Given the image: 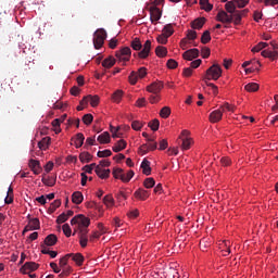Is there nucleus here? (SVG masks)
Here are the masks:
<instances>
[{
  "instance_id": "f257e3e1",
  "label": "nucleus",
  "mask_w": 278,
  "mask_h": 278,
  "mask_svg": "<svg viewBox=\"0 0 278 278\" xmlns=\"http://www.w3.org/2000/svg\"><path fill=\"white\" fill-rule=\"evenodd\" d=\"M130 47L131 49H134V51H139L138 58H140L141 60H147L149 53H151V40H147L142 46V41H140V38L136 37L131 40Z\"/></svg>"
},
{
  "instance_id": "f03ea898",
  "label": "nucleus",
  "mask_w": 278,
  "mask_h": 278,
  "mask_svg": "<svg viewBox=\"0 0 278 278\" xmlns=\"http://www.w3.org/2000/svg\"><path fill=\"white\" fill-rule=\"evenodd\" d=\"M270 48H267L261 52L263 58H267L270 62H275L278 60V45L277 41L269 42Z\"/></svg>"
},
{
  "instance_id": "7ed1b4c3",
  "label": "nucleus",
  "mask_w": 278,
  "mask_h": 278,
  "mask_svg": "<svg viewBox=\"0 0 278 278\" xmlns=\"http://www.w3.org/2000/svg\"><path fill=\"white\" fill-rule=\"evenodd\" d=\"M222 76L223 68L218 63H215L208 70H206L205 79H207L208 81H211V79H213V81H217V79H220Z\"/></svg>"
},
{
  "instance_id": "20e7f679",
  "label": "nucleus",
  "mask_w": 278,
  "mask_h": 278,
  "mask_svg": "<svg viewBox=\"0 0 278 278\" xmlns=\"http://www.w3.org/2000/svg\"><path fill=\"white\" fill-rule=\"evenodd\" d=\"M105 38H108V33L105 29L100 28L93 34V46L94 49H101L105 42Z\"/></svg>"
},
{
  "instance_id": "39448f33",
  "label": "nucleus",
  "mask_w": 278,
  "mask_h": 278,
  "mask_svg": "<svg viewBox=\"0 0 278 278\" xmlns=\"http://www.w3.org/2000/svg\"><path fill=\"white\" fill-rule=\"evenodd\" d=\"M71 225H77L78 229L90 227V218L79 214L71 219Z\"/></svg>"
},
{
  "instance_id": "423d86ee",
  "label": "nucleus",
  "mask_w": 278,
  "mask_h": 278,
  "mask_svg": "<svg viewBox=\"0 0 278 278\" xmlns=\"http://www.w3.org/2000/svg\"><path fill=\"white\" fill-rule=\"evenodd\" d=\"M113 177L115 179H121L124 184H128L134 178V170L127 172V177H125V170L123 168H115L113 170Z\"/></svg>"
},
{
  "instance_id": "0eeeda50",
  "label": "nucleus",
  "mask_w": 278,
  "mask_h": 278,
  "mask_svg": "<svg viewBox=\"0 0 278 278\" xmlns=\"http://www.w3.org/2000/svg\"><path fill=\"white\" fill-rule=\"evenodd\" d=\"M115 56L119 62H129V59L131 58V48L124 47L119 51L115 52Z\"/></svg>"
},
{
  "instance_id": "6e6552de",
  "label": "nucleus",
  "mask_w": 278,
  "mask_h": 278,
  "mask_svg": "<svg viewBox=\"0 0 278 278\" xmlns=\"http://www.w3.org/2000/svg\"><path fill=\"white\" fill-rule=\"evenodd\" d=\"M99 96L89 94L83 98V100L80 101V105H88V103H90L91 108H97V105H99Z\"/></svg>"
},
{
  "instance_id": "1a4fd4ad",
  "label": "nucleus",
  "mask_w": 278,
  "mask_h": 278,
  "mask_svg": "<svg viewBox=\"0 0 278 278\" xmlns=\"http://www.w3.org/2000/svg\"><path fill=\"white\" fill-rule=\"evenodd\" d=\"M216 21L223 23L224 25L231 24V13H227V11L220 10L216 15Z\"/></svg>"
},
{
  "instance_id": "9d476101",
  "label": "nucleus",
  "mask_w": 278,
  "mask_h": 278,
  "mask_svg": "<svg viewBox=\"0 0 278 278\" xmlns=\"http://www.w3.org/2000/svg\"><path fill=\"white\" fill-rule=\"evenodd\" d=\"M36 229H40V219L31 218L29 219L28 225L25 226L23 235L27 233V231H34Z\"/></svg>"
},
{
  "instance_id": "9b49d317",
  "label": "nucleus",
  "mask_w": 278,
  "mask_h": 278,
  "mask_svg": "<svg viewBox=\"0 0 278 278\" xmlns=\"http://www.w3.org/2000/svg\"><path fill=\"white\" fill-rule=\"evenodd\" d=\"M149 12L151 23H155L162 18V11H160V8L152 5L150 7Z\"/></svg>"
},
{
  "instance_id": "f8f14e48",
  "label": "nucleus",
  "mask_w": 278,
  "mask_h": 278,
  "mask_svg": "<svg viewBox=\"0 0 278 278\" xmlns=\"http://www.w3.org/2000/svg\"><path fill=\"white\" fill-rule=\"evenodd\" d=\"M163 88H164V83L154 81L150 86L147 87V90H148V92H151L152 94H160V92H162Z\"/></svg>"
},
{
  "instance_id": "ddd939ff",
  "label": "nucleus",
  "mask_w": 278,
  "mask_h": 278,
  "mask_svg": "<svg viewBox=\"0 0 278 278\" xmlns=\"http://www.w3.org/2000/svg\"><path fill=\"white\" fill-rule=\"evenodd\" d=\"M247 12L249 11L243 10V11H235L233 13H230L231 23H235V25H240V23H242V16H244Z\"/></svg>"
},
{
  "instance_id": "4468645a",
  "label": "nucleus",
  "mask_w": 278,
  "mask_h": 278,
  "mask_svg": "<svg viewBox=\"0 0 278 278\" xmlns=\"http://www.w3.org/2000/svg\"><path fill=\"white\" fill-rule=\"evenodd\" d=\"M184 60H188V62H192V60H197L199 58V49L193 48L190 50H187L182 54Z\"/></svg>"
},
{
  "instance_id": "2eb2a0df",
  "label": "nucleus",
  "mask_w": 278,
  "mask_h": 278,
  "mask_svg": "<svg viewBox=\"0 0 278 278\" xmlns=\"http://www.w3.org/2000/svg\"><path fill=\"white\" fill-rule=\"evenodd\" d=\"M34 270H38V264H36L35 262H27L21 268V273H23L24 275H29V273H33Z\"/></svg>"
},
{
  "instance_id": "dca6fc26",
  "label": "nucleus",
  "mask_w": 278,
  "mask_h": 278,
  "mask_svg": "<svg viewBox=\"0 0 278 278\" xmlns=\"http://www.w3.org/2000/svg\"><path fill=\"white\" fill-rule=\"evenodd\" d=\"M28 166L33 170L34 175H40L42 173V166H40V161L30 159Z\"/></svg>"
},
{
  "instance_id": "f3484780",
  "label": "nucleus",
  "mask_w": 278,
  "mask_h": 278,
  "mask_svg": "<svg viewBox=\"0 0 278 278\" xmlns=\"http://www.w3.org/2000/svg\"><path fill=\"white\" fill-rule=\"evenodd\" d=\"M134 197H135V199H138L139 201H147L148 197H150V193L148 190L139 188L135 191Z\"/></svg>"
},
{
  "instance_id": "a211bd4d",
  "label": "nucleus",
  "mask_w": 278,
  "mask_h": 278,
  "mask_svg": "<svg viewBox=\"0 0 278 278\" xmlns=\"http://www.w3.org/2000/svg\"><path fill=\"white\" fill-rule=\"evenodd\" d=\"M210 122L211 123H219V121L223 119V110L220 109H217L215 111H213L211 114H210Z\"/></svg>"
},
{
  "instance_id": "6ab92c4d",
  "label": "nucleus",
  "mask_w": 278,
  "mask_h": 278,
  "mask_svg": "<svg viewBox=\"0 0 278 278\" xmlns=\"http://www.w3.org/2000/svg\"><path fill=\"white\" fill-rule=\"evenodd\" d=\"M96 174L100 179H108L110 177V169H102L101 165L96 166Z\"/></svg>"
},
{
  "instance_id": "aec40b11",
  "label": "nucleus",
  "mask_w": 278,
  "mask_h": 278,
  "mask_svg": "<svg viewBox=\"0 0 278 278\" xmlns=\"http://www.w3.org/2000/svg\"><path fill=\"white\" fill-rule=\"evenodd\" d=\"M72 202L75 203V205H81L84 203V193L81 191H76L72 194Z\"/></svg>"
},
{
  "instance_id": "412c9836",
  "label": "nucleus",
  "mask_w": 278,
  "mask_h": 278,
  "mask_svg": "<svg viewBox=\"0 0 278 278\" xmlns=\"http://www.w3.org/2000/svg\"><path fill=\"white\" fill-rule=\"evenodd\" d=\"M43 242L46 247H55L58 244V236L51 233L46 237Z\"/></svg>"
},
{
  "instance_id": "4be33fe9",
  "label": "nucleus",
  "mask_w": 278,
  "mask_h": 278,
  "mask_svg": "<svg viewBox=\"0 0 278 278\" xmlns=\"http://www.w3.org/2000/svg\"><path fill=\"white\" fill-rule=\"evenodd\" d=\"M51 144V137H45L38 142V147L41 151H47Z\"/></svg>"
},
{
  "instance_id": "5701e85b",
  "label": "nucleus",
  "mask_w": 278,
  "mask_h": 278,
  "mask_svg": "<svg viewBox=\"0 0 278 278\" xmlns=\"http://www.w3.org/2000/svg\"><path fill=\"white\" fill-rule=\"evenodd\" d=\"M127 148V141L121 139L116 142L115 146H113L114 153H121V151L125 150Z\"/></svg>"
},
{
  "instance_id": "b1692460",
  "label": "nucleus",
  "mask_w": 278,
  "mask_h": 278,
  "mask_svg": "<svg viewBox=\"0 0 278 278\" xmlns=\"http://www.w3.org/2000/svg\"><path fill=\"white\" fill-rule=\"evenodd\" d=\"M204 25H205V17L197 18L191 23L192 29H202Z\"/></svg>"
},
{
  "instance_id": "393cba45",
  "label": "nucleus",
  "mask_w": 278,
  "mask_h": 278,
  "mask_svg": "<svg viewBox=\"0 0 278 278\" xmlns=\"http://www.w3.org/2000/svg\"><path fill=\"white\" fill-rule=\"evenodd\" d=\"M141 168L143 175H151V162L147 159H144L141 163Z\"/></svg>"
},
{
  "instance_id": "a878e982",
  "label": "nucleus",
  "mask_w": 278,
  "mask_h": 278,
  "mask_svg": "<svg viewBox=\"0 0 278 278\" xmlns=\"http://www.w3.org/2000/svg\"><path fill=\"white\" fill-rule=\"evenodd\" d=\"M85 140H86V137H84V134L78 132L76 135L75 140H74L76 149H79V148L84 147V141Z\"/></svg>"
},
{
  "instance_id": "bb28decb",
  "label": "nucleus",
  "mask_w": 278,
  "mask_h": 278,
  "mask_svg": "<svg viewBox=\"0 0 278 278\" xmlns=\"http://www.w3.org/2000/svg\"><path fill=\"white\" fill-rule=\"evenodd\" d=\"M100 144H110V132L104 131L98 137Z\"/></svg>"
},
{
  "instance_id": "cd10ccee",
  "label": "nucleus",
  "mask_w": 278,
  "mask_h": 278,
  "mask_svg": "<svg viewBox=\"0 0 278 278\" xmlns=\"http://www.w3.org/2000/svg\"><path fill=\"white\" fill-rule=\"evenodd\" d=\"M115 64H116V59H114L113 56H109L104 59L102 62V66L104 68H112V66H114Z\"/></svg>"
},
{
  "instance_id": "c85d7f7f",
  "label": "nucleus",
  "mask_w": 278,
  "mask_h": 278,
  "mask_svg": "<svg viewBox=\"0 0 278 278\" xmlns=\"http://www.w3.org/2000/svg\"><path fill=\"white\" fill-rule=\"evenodd\" d=\"M236 1L231 0V1H228L226 2L225 4V10L228 14H233L236 11Z\"/></svg>"
},
{
  "instance_id": "c756f323",
  "label": "nucleus",
  "mask_w": 278,
  "mask_h": 278,
  "mask_svg": "<svg viewBox=\"0 0 278 278\" xmlns=\"http://www.w3.org/2000/svg\"><path fill=\"white\" fill-rule=\"evenodd\" d=\"M79 160L83 164H88V162L92 161V154L89 152H83L79 154Z\"/></svg>"
},
{
  "instance_id": "7c9ffc66",
  "label": "nucleus",
  "mask_w": 278,
  "mask_h": 278,
  "mask_svg": "<svg viewBox=\"0 0 278 278\" xmlns=\"http://www.w3.org/2000/svg\"><path fill=\"white\" fill-rule=\"evenodd\" d=\"M164 36H167V38H170V36H173V34H175V29L173 28V24H166L163 28V33Z\"/></svg>"
},
{
  "instance_id": "2f4dec72",
  "label": "nucleus",
  "mask_w": 278,
  "mask_h": 278,
  "mask_svg": "<svg viewBox=\"0 0 278 278\" xmlns=\"http://www.w3.org/2000/svg\"><path fill=\"white\" fill-rule=\"evenodd\" d=\"M244 89L247 92H257L260 90V85L256 83H249L245 85Z\"/></svg>"
},
{
  "instance_id": "473e14b6",
  "label": "nucleus",
  "mask_w": 278,
  "mask_h": 278,
  "mask_svg": "<svg viewBox=\"0 0 278 278\" xmlns=\"http://www.w3.org/2000/svg\"><path fill=\"white\" fill-rule=\"evenodd\" d=\"M72 260L77 266H83L84 264V255L81 253L73 254Z\"/></svg>"
},
{
  "instance_id": "72a5a7b5",
  "label": "nucleus",
  "mask_w": 278,
  "mask_h": 278,
  "mask_svg": "<svg viewBox=\"0 0 278 278\" xmlns=\"http://www.w3.org/2000/svg\"><path fill=\"white\" fill-rule=\"evenodd\" d=\"M266 47H268V43L261 41L252 48V53H260V51H262L263 49H266Z\"/></svg>"
},
{
  "instance_id": "f704fd0d",
  "label": "nucleus",
  "mask_w": 278,
  "mask_h": 278,
  "mask_svg": "<svg viewBox=\"0 0 278 278\" xmlns=\"http://www.w3.org/2000/svg\"><path fill=\"white\" fill-rule=\"evenodd\" d=\"M181 149L182 151H188L190 147H192V139L190 138H182Z\"/></svg>"
},
{
  "instance_id": "c9c22d12",
  "label": "nucleus",
  "mask_w": 278,
  "mask_h": 278,
  "mask_svg": "<svg viewBox=\"0 0 278 278\" xmlns=\"http://www.w3.org/2000/svg\"><path fill=\"white\" fill-rule=\"evenodd\" d=\"M103 203L106 207H113L114 205V197L112 194H108L103 198Z\"/></svg>"
},
{
  "instance_id": "e433bc0d",
  "label": "nucleus",
  "mask_w": 278,
  "mask_h": 278,
  "mask_svg": "<svg viewBox=\"0 0 278 278\" xmlns=\"http://www.w3.org/2000/svg\"><path fill=\"white\" fill-rule=\"evenodd\" d=\"M166 53H168V50H166L165 47H162V46L156 47L155 54L157 55V58H164Z\"/></svg>"
},
{
  "instance_id": "4c0bfd02",
  "label": "nucleus",
  "mask_w": 278,
  "mask_h": 278,
  "mask_svg": "<svg viewBox=\"0 0 278 278\" xmlns=\"http://www.w3.org/2000/svg\"><path fill=\"white\" fill-rule=\"evenodd\" d=\"M60 205H62V201L55 200L53 203L50 204L48 212L50 214H53V212H55V210H58V207H60Z\"/></svg>"
},
{
  "instance_id": "58836bf2",
  "label": "nucleus",
  "mask_w": 278,
  "mask_h": 278,
  "mask_svg": "<svg viewBox=\"0 0 278 278\" xmlns=\"http://www.w3.org/2000/svg\"><path fill=\"white\" fill-rule=\"evenodd\" d=\"M210 40H212V35H210V30H205L202 34L201 42H202V45H207V42H210Z\"/></svg>"
},
{
  "instance_id": "ea45409f",
  "label": "nucleus",
  "mask_w": 278,
  "mask_h": 278,
  "mask_svg": "<svg viewBox=\"0 0 278 278\" xmlns=\"http://www.w3.org/2000/svg\"><path fill=\"white\" fill-rule=\"evenodd\" d=\"M161 118H168L170 116V108L164 106L160 112Z\"/></svg>"
},
{
  "instance_id": "a19ab883",
  "label": "nucleus",
  "mask_w": 278,
  "mask_h": 278,
  "mask_svg": "<svg viewBox=\"0 0 278 278\" xmlns=\"http://www.w3.org/2000/svg\"><path fill=\"white\" fill-rule=\"evenodd\" d=\"M148 127H150L152 131H157V129H160V119H153L148 124Z\"/></svg>"
},
{
  "instance_id": "79ce46f5",
  "label": "nucleus",
  "mask_w": 278,
  "mask_h": 278,
  "mask_svg": "<svg viewBox=\"0 0 278 278\" xmlns=\"http://www.w3.org/2000/svg\"><path fill=\"white\" fill-rule=\"evenodd\" d=\"M113 101L115 103H121V99H123V90H117L113 93V97H112Z\"/></svg>"
},
{
  "instance_id": "37998d69",
  "label": "nucleus",
  "mask_w": 278,
  "mask_h": 278,
  "mask_svg": "<svg viewBox=\"0 0 278 278\" xmlns=\"http://www.w3.org/2000/svg\"><path fill=\"white\" fill-rule=\"evenodd\" d=\"M92 121H94V117L92 116V114L88 113V114H85L83 116V123L85 125H91L92 124Z\"/></svg>"
},
{
  "instance_id": "c03bdc74",
  "label": "nucleus",
  "mask_w": 278,
  "mask_h": 278,
  "mask_svg": "<svg viewBox=\"0 0 278 278\" xmlns=\"http://www.w3.org/2000/svg\"><path fill=\"white\" fill-rule=\"evenodd\" d=\"M41 181L42 184H45V186H49L50 188H53V185L55 184V178L53 177L42 178Z\"/></svg>"
},
{
  "instance_id": "a18cd8bd",
  "label": "nucleus",
  "mask_w": 278,
  "mask_h": 278,
  "mask_svg": "<svg viewBox=\"0 0 278 278\" xmlns=\"http://www.w3.org/2000/svg\"><path fill=\"white\" fill-rule=\"evenodd\" d=\"M138 78L139 77H138V73L137 72H131L129 77H128V79H129V81H130V84L132 86H136V84H138Z\"/></svg>"
},
{
  "instance_id": "49530a36",
  "label": "nucleus",
  "mask_w": 278,
  "mask_h": 278,
  "mask_svg": "<svg viewBox=\"0 0 278 278\" xmlns=\"http://www.w3.org/2000/svg\"><path fill=\"white\" fill-rule=\"evenodd\" d=\"M63 233L66 236V238H71V235L73 233V230L71 229V226L68 224H64L62 226Z\"/></svg>"
},
{
  "instance_id": "de8ad7c7",
  "label": "nucleus",
  "mask_w": 278,
  "mask_h": 278,
  "mask_svg": "<svg viewBox=\"0 0 278 278\" xmlns=\"http://www.w3.org/2000/svg\"><path fill=\"white\" fill-rule=\"evenodd\" d=\"M83 170H85L86 173H88L89 175H91L92 170H97V163H92L90 165H85L83 167Z\"/></svg>"
},
{
  "instance_id": "09e8293b",
  "label": "nucleus",
  "mask_w": 278,
  "mask_h": 278,
  "mask_svg": "<svg viewBox=\"0 0 278 278\" xmlns=\"http://www.w3.org/2000/svg\"><path fill=\"white\" fill-rule=\"evenodd\" d=\"M143 186L144 188H153V186H155V179L153 178H146L144 181H143Z\"/></svg>"
},
{
  "instance_id": "8fccbe9b",
  "label": "nucleus",
  "mask_w": 278,
  "mask_h": 278,
  "mask_svg": "<svg viewBox=\"0 0 278 278\" xmlns=\"http://www.w3.org/2000/svg\"><path fill=\"white\" fill-rule=\"evenodd\" d=\"M162 98L160 97V93H152L150 97H149V101L150 103L154 104V103H160V100Z\"/></svg>"
},
{
  "instance_id": "3c124183",
  "label": "nucleus",
  "mask_w": 278,
  "mask_h": 278,
  "mask_svg": "<svg viewBox=\"0 0 278 278\" xmlns=\"http://www.w3.org/2000/svg\"><path fill=\"white\" fill-rule=\"evenodd\" d=\"M143 127V124L139 121H134L131 123V128L135 130V131H140V129H142Z\"/></svg>"
},
{
  "instance_id": "603ef678",
  "label": "nucleus",
  "mask_w": 278,
  "mask_h": 278,
  "mask_svg": "<svg viewBox=\"0 0 278 278\" xmlns=\"http://www.w3.org/2000/svg\"><path fill=\"white\" fill-rule=\"evenodd\" d=\"M156 40L160 45H166V42H168V37L162 33L157 36Z\"/></svg>"
},
{
  "instance_id": "864d4df0",
  "label": "nucleus",
  "mask_w": 278,
  "mask_h": 278,
  "mask_svg": "<svg viewBox=\"0 0 278 278\" xmlns=\"http://www.w3.org/2000/svg\"><path fill=\"white\" fill-rule=\"evenodd\" d=\"M66 220H68V216L66 215V213H62L56 218L58 225H62V223H66Z\"/></svg>"
},
{
  "instance_id": "5fc2aeb1",
  "label": "nucleus",
  "mask_w": 278,
  "mask_h": 278,
  "mask_svg": "<svg viewBox=\"0 0 278 278\" xmlns=\"http://www.w3.org/2000/svg\"><path fill=\"white\" fill-rule=\"evenodd\" d=\"M97 155L98 157H110L112 155V151L111 150L98 151Z\"/></svg>"
},
{
  "instance_id": "6e6d98bb",
  "label": "nucleus",
  "mask_w": 278,
  "mask_h": 278,
  "mask_svg": "<svg viewBox=\"0 0 278 278\" xmlns=\"http://www.w3.org/2000/svg\"><path fill=\"white\" fill-rule=\"evenodd\" d=\"M136 73L139 79H143V77H147V67H140Z\"/></svg>"
},
{
  "instance_id": "4d7b16f0",
  "label": "nucleus",
  "mask_w": 278,
  "mask_h": 278,
  "mask_svg": "<svg viewBox=\"0 0 278 278\" xmlns=\"http://www.w3.org/2000/svg\"><path fill=\"white\" fill-rule=\"evenodd\" d=\"M188 45H190V39L185 37L180 40V48L186 51L188 49Z\"/></svg>"
},
{
  "instance_id": "13d9d810",
  "label": "nucleus",
  "mask_w": 278,
  "mask_h": 278,
  "mask_svg": "<svg viewBox=\"0 0 278 278\" xmlns=\"http://www.w3.org/2000/svg\"><path fill=\"white\" fill-rule=\"evenodd\" d=\"M237 8H247V5L249 4V0H233Z\"/></svg>"
},
{
  "instance_id": "bf43d9fd",
  "label": "nucleus",
  "mask_w": 278,
  "mask_h": 278,
  "mask_svg": "<svg viewBox=\"0 0 278 278\" xmlns=\"http://www.w3.org/2000/svg\"><path fill=\"white\" fill-rule=\"evenodd\" d=\"M219 109L222 110V112H225V110H227V112H235V108L227 102Z\"/></svg>"
},
{
  "instance_id": "052dcab7",
  "label": "nucleus",
  "mask_w": 278,
  "mask_h": 278,
  "mask_svg": "<svg viewBox=\"0 0 278 278\" xmlns=\"http://www.w3.org/2000/svg\"><path fill=\"white\" fill-rule=\"evenodd\" d=\"M187 38L189 40H197V31L195 30H187Z\"/></svg>"
},
{
  "instance_id": "680f3d73",
  "label": "nucleus",
  "mask_w": 278,
  "mask_h": 278,
  "mask_svg": "<svg viewBox=\"0 0 278 278\" xmlns=\"http://www.w3.org/2000/svg\"><path fill=\"white\" fill-rule=\"evenodd\" d=\"M149 151V144L144 143L139 148L140 155H147V152Z\"/></svg>"
},
{
  "instance_id": "e2e57ef3",
  "label": "nucleus",
  "mask_w": 278,
  "mask_h": 278,
  "mask_svg": "<svg viewBox=\"0 0 278 278\" xmlns=\"http://www.w3.org/2000/svg\"><path fill=\"white\" fill-rule=\"evenodd\" d=\"M136 105H137V108H144V105H147V99L146 98H139L136 101Z\"/></svg>"
},
{
  "instance_id": "0e129e2a",
  "label": "nucleus",
  "mask_w": 278,
  "mask_h": 278,
  "mask_svg": "<svg viewBox=\"0 0 278 278\" xmlns=\"http://www.w3.org/2000/svg\"><path fill=\"white\" fill-rule=\"evenodd\" d=\"M264 5L267 8L278 5V0H264Z\"/></svg>"
},
{
  "instance_id": "69168bd1",
  "label": "nucleus",
  "mask_w": 278,
  "mask_h": 278,
  "mask_svg": "<svg viewBox=\"0 0 278 278\" xmlns=\"http://www.w3.org/2000/svg\"><path fill=\"white\" fill-rule=\"evenodd\" d=\"M79 238H88V228H78Z\"/></svg>"
},
{
  "instance_id": "338daca9",
  "label": "nucleus",
  "mask_w": 278,
  "mask_h": 278,
  "mask_svg": "<svg viewBox=\"0 0 278 278\" xmlns=\"http://www.w3.org/2000/svg\"><path fill=\"white\" fill-rule=\"evenodd\" d=\"M178 66V63H177V61H175L174 59H169L168 61H167V67H169V68H176Z\"/></svg>"
},
{
  "instance_id": "774afa93",
  "label": "nucleus",
  "mask_w": 278,
  "mask_h": 278,
  "mask_svg": "<svg viewBox=\"0 0 278 278\" xmlns=\"http://www.w3.org/2000/svg\"><path fill=\"white\" fill-rule=\"evenodd\" d=\"M202 58L207 60L210 58V48H202Z\"/></svg>"
}]
</instances>
